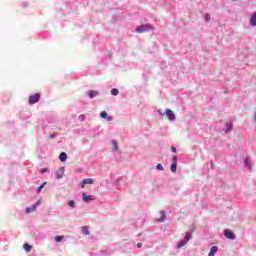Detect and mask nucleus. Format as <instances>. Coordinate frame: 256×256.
Returning <instances> with one entry per match:
<instances>
[{
	"label": "nucleus",
	"mask_w": 256,
	"mask_h": 256,
	"mask_svg": "<svg viewBox=\"0 0 256 256\" xmlns=\"http://www.w3.org/2000/svg\"><path fill=\"white\" fill-rule=\"evenodd\" d=\"M162 217L160 219H158V221H160V223H163V221H165L166 219V215L165 212H161Z\"/></svg>",
	"instance_id": "412c9836"
},
{
	"label": "nucleus",
	"mask_w": 256,
	"mask_h": 256,
	"mask_svg": "<svg viewBox=\"0 0 256 256\" xmlns=\"http://www.w3.org/2000/svg\"><path fill=\"white\" fill-rule=\"evenodd\" d=\"M65 239L64 236H56L54 241H56V243H61V241H63Z\"/></svg>",
	"instance_id": "a211bd4d"
},
{
	"label": "nucleus",
	"mask_w": 256,
	"mask_h": 256,
	"mask_svg": "<svg viewBox=\"0 0 256 256\" xmlns=\"http://www.w3.org/2000/svg\"><path fill=\"white\" fill-rule=\"evenodd\" d=\"M166 117L169 121H175V113L171 109H166Z\"/></svg>",
	"instance_id": "0eeeda50"
},
{
	"label": "nucleus",
	"mask_w": 256,
	"mask_h": 256,
	"mask_svg": "<svg viewBox=\"0 0 256 256\" xmlns=\"http://www.w3.org/2000/svg\"><path fill=\"white\" fill-rule=\"evenodd\" d=\"M159 115H164V113L161 110H158Z\"/></svg>",
	"instance_id": "2f4dec72"
},
{
	"label": "nucleus",
	"mask_w": 256,
	"mask_h": 256,
	"mask_svg": "<svg viewBox=\"0 0 256 256\" xmlns=\"http://www.w3.org/2000/svg\"><path fill=\"white\" fill-rule=\"evenodd\" d=\"M191 237H192L191 233H187L185 239L181 240L178 243L177 245L178 249H181V247H185V245H187V243H189V241L191 240Z\"/></svg>",
	"instance_id": "7ed1b4c3"
},
{
	"label": "nucleus",
	"mask_w": 256,
	"mask_h": 256,
	"mask_svg": "<svg viewBox=\"0 0 256 256\" xmlns=\"http://www.w3.org/2000/svg\"><path fill=\"white\" fill-rule=\"evenodd\" d=\"M250 23L252 27H256V12L251 16Z\"/></svg>",
	"instance_id": "4468645a"
},
{
	"label": "nucleus",
	"mask_w": 256,
	"mask_h": 256,
	"mask_svg": "<svg viewBox=\"0 0 256 256\" xmlns=\"http://www.w3.org/2000/svg\"><path fill=\"white\" fill-rule=\"evenodd\" d=\"M173 163L177 164V156H173Z\"/></svg>",
	"instance_id": "c756f323"
},
{
	"label": "nucleus",
	"mask_w": 256,
	"mask_h": 256,
	"mask_svg": "<svg viewBox=\"0 0 256 256\" xmlns=\"http://www.w3.org/2000/svg\"><path fill=\"white\" fill-rule=\"evenodd\" d=\"M245 161H246V162H248V161H249V159H247V158H246V160H245Z\"/></svg>",
	"instance_id": "72a5a7b5"
},
{
	"label": "nucleus",
	"mask_w": 256,
	"mask_h": 256,
	"mask_svg": "<svg viewBox=\"0 0 256 256\" xmlns=\"http://www.w3.org/2000/svg\"><path fill=\"white\" fill-rule=\"evenodd\" d=\"M233 130V122L226 123V133Z\"/></svg>",
	"instance_id": "2eb2a0df"
},
{
	"label": "nucleus",
	"mask_w": 256,
	"mask_h": 256,
	"mask_svg": "<svg viewBox=\"0 0 256 256\" xmlns=\"http://www.w3.org/2000/svg\"><path fill=\"white\" fill-rule=\"evenodd\" d=\"M112 145H113L115 151H117V149H119V146L117 145V141L113 140Z\"/></svg>",
	"instance_id": "5701e85b"
},
{
	"label": "nucleus",
	"mask_w": 256,
	"mask_h": 256,
	"mask_svg": "<svg viewBox=\"0 0 256 256\" xmlns=\"http://www.w3.org/2000/svg\"><path fill=\"white\" fill-rule=\"evenodd\" d=\"M50 137H51V139H55V135H51Z\"/></svg>",
	"instance_id": "473e14b6"
},
{
	"label": "nucleus",
	"mask_w": 256,
	"mask_h": 256,
	"mask_svg": "<svg viewBox=\"0 0 256 256\" xmlns=\"http://www.w3.org/2000/svg\"><path fill=\"white\" fill-rule=\"evenodd\" d=\"M68 205H69V207H71L72 209H75V201H73V200L68 201Z\"/></svg>",
	"instance_id": "4be33fe9"
},
{
	"label": "nucleus",
	"mask_w": 256,
	"mask_h": 256,
	"mask_svg": "<svg viewBox=\"0 0 256 256\" xmlns=\"http://www.w3.org/2000/svg\"><path fill=\"white\" fill-rule=\"evenodd\" d=\"M59 159L62 163H65V161H67V153L65 152L60 153Z\"/></svg>",
	"instance_id": "9b49d317"
},
{
	"label": "nucleus",
	"mask_w": 256,
	"mask_h": 256,
	"mask_svg": "<svg viewBox=\"0 0 256 256\" xmlns=\"http://www.w3.org/2000/svg\"><path fill=\"white\" fill-rule=\"evenodd\" d=\"M152 27L149 24L142 25L136 27V33H147V31H151Z\"/></svg>",
	"instance_id": "f03ea898"
},
{
	"label": "nucleus",
	"mask_w": 256,
	"mask_h": 256,
	"mask_svg": "<svg viewBox=\"0 0 256 256\" xmlns=\"http://www.w3.org/2000/svg\"><path fill=\"white\" fill-rule=\"evenodd\" d=\"M224 235L227 239H231L232 241L235 240V232L229 229L224 230Z\"/></svg>",
	"instance_id": "20e7f679"
},
{
	"label": "nucleus",
	"mask_w": 256,
	"mask_h": 256,
	"mask_svg": "<svg viewBox=\"0 0 256 256\" xmlns=\"http://www.w3.org/2000/svg\"><path fill=\"white\" fill-rule=\"evenodd\" d=\"M79 119H80L81 121H85V115H84V114L80 115V116H79Z\"/></svg>",
	"instance_id": "cd10ccee"
},
{
	"label": "nucleus",
	"mask_w": 256,
	"mask_h": 256,
	"mask_svg": "<svg viewBox=\"0 0 256 256\" xmlns=\"http://www.w3.org/2000/svg\"><path fill=\"white\" fill-rule=\"evenodd\" d=\"M100 116L102 117V119H107V121H112L113 118H111V116H109L105 111H102L100 113Z\"/></svg>",
	"instance_id": "1a4fd4ad"
},
{
	"label": "nucleus",
	"mask_w": 256,
	"mask_h": 256,
	"mask_svg": "<svg viewBox=\"0 0 256 256\" xmlns=\"http://www.w3.org/2000/svg\"><path fill=\"white\" fill-rule=\"evenodd\" d=\"M55 175H56V179H62L63 175H65V169L64 168L58 169Z\"/></svg>",
	"instance_id": "6e6552de"
},
{
	"label": "nucleus",
	"mask_w": 256,
	"mask_h": 256,
	"mask_svg": "<svg viewBox=\"0 0 256 256\" xmlns=\"http://www.w3.org/2000/svg\"><path fill=\"white\" fill-rule=\"evenodd\" d=\"M93 183H95V180H93L92 178H87L82 181L80 187L84 189L85 185H93Z\"/></svg>",
	"instance_id": "39448f33"
},
{
	"label": "nucleus",
	"mask_w": 256,
	"mask_h": 256,
	"mask_svg": "<svg viewBox=\"0 0 256 256\" xmlns=\"http://www.w3.org/2000/svg\"><path fill=\"white\" fill-rule=\"evenodd\" d=\"M43 187H45V183L38 187L37 193H41V191L43 190Z\"/></svg>",
	"instance_id": "b1692460"
},
{
	"label": "nucleus",
	"mask_w": 256,
	"mask_h": 256,
	"mask_svg": "<svg viewBox=\"0 0 256 256\" xmlns=\"http://www.w3.org/2000/svg\"><path fill=\"white\" fill-rule=\"evenodd\" d=\"M217 251H219V247L213 246V247L210 249V252H209L208 256H215V253H217Z\"/></svg>",
	"instance_id": "9d476101"
},
{
	"label": "nucleus",
	"mask_w": 256,
	"mask_h": 256,
	"mask_svg": "<svg viewBox=\"0 0 256 256\" xmlns=\"http://www.w3.org/2000/svg\"><path fill=\"white\" fill-rule=\"evenodd\" d=\"M171 151H172V153H177V148H175V146H172Z\"/></svg>",
	"instance_id": "bb28decb"
},
{
	"label": "nucleus",
	"mask_w": 256,
	"mask_h": 256,
	"mask_svg": "<svg viewBox=\"0 0 256 256\" xmlns=\"http://www.w3.org/2000/svg\"><path fill=\"white\" fill-rule=\"evenodd\" d=\"M111 95H114V96L119 95V90L116 89V88L112 89V90H111Z\"/></svg>",
	"instance_id": "aec40b11"
},
{
	"label": "nucleus",
	"mask_w": 256,
	"mask_h": 256,
	"mask_svg": "<svg viewBox=\"0 0 256 256\" xmlns=\"http://www.w3.org/2000/svg\"><path fill=\"white\" fill-rule=\"evenodd\" d=\"M82 199H83V201H93V196L83 193L82 194Z\"/></svg>",
	"instance_id": "f8f14e48"
},
{
	"label": "nucleus",
	"mask_w": 256,
	"mask_h": 256,
	"mask_svg": "<svg viewBox=\"0 0 256 256\" xmlns=\"http://www.w3.org/2000/svg\"><path fill=\"white\" fill-rule=\"evenodd\" d=\"M205 19H206L207 21H211V15L206 14V15H205Z\"/></svg>",
	"instance_id": "a878e982"
},
{
	"label": "nucleus",
	"mask_w": 256,
	"mask_h": 256,
	"mask_svg": "<svg viewBox=\"0 0 256 256\" xmlns=\"http://www.w3.org/2000/svg\"><path fill=\"white\" fill-rule=\"evenodd\" d=\"M156 169H158V171H163V165L157 164Z\"/></svg>",
	"instance_id": "393cba45"
},
{
	"label": "nucleus",
	"mask_w": 256,
	"mask_h": 256,
	"mask_svg": "<svg viewBox=\"0 0 256 256\" xmlns=\"http://www.w3.org/2000/svg\"><path fill=\"white\" fill-rule=\"evenodd\" d=\"M83 235H89V227L83 226L81 229Z\"/></svg>",
	"instance_id": "dca6fc26"
},
{
	"label": "nucleus",
	"mask_w": 256,
	"mask_h": 256,
	"mask_svg": "<svg viewBox=\"0 0 256 256\" xmlns=\"http://www.w3.org/2000/svg\"><path fill=\"white\" fill-rule=\"evenodd\" d=\"M39 205H41V202L38 201L36 202L34 205H32L31 207L26 208V213H33V211L37 210V207H39Z\"/></svg>",
	"instance_id": "423d86ee"
},
{
	"label": "nucleus",
	"mask_w": 256,
	"mask_h": 256,
	"mask_svg": "<svg viewBox=\"0 0 256 256\" xmlns=\"http://www.w3.org/2000/svg\"><path fill=\"white\" fill-rule=\"evenodd\" d=\"M41 173H47V168H43V169L41 170Z\"/></svg>",
	"instance_id": "7c9ffc66"
},
{
	"label": "nucleus",
	"mask_w": 256,
	"mask_h": 256,
	"mask_svg": "<svg viewBox=\"0 0 256 256\" xmlns=\"http://www.w3.org/2000/svg\"><path fill=\"white\" fill-rule=\"evenodd\" d=\"M24 249H25V251H26L27 253L31 252V245L25 243V244H24Z\"/></svg>",
	"instance_id": "6ab92c4d"
},
{
	"label": "nucleus",
	"mask_w": 256,
	"mask_h": 256,
	"mask_svg": "<svg viewBox=\"0 0 256 256\" xmlns=\"http://www.w3.org/2000/svg\"><path fill=\"white\" fill-rule=\"evenodd\" d=\"M141 247H143V244L142 243H137V248L141 249Z\"/></svg>",
	"instance_id": "c85d7f7f"
},
{
	"label": "nucleus",
	"mask_w": 256,
	"mask_h": 256,
	"mask_svg": "<svg viewBox=\"0 0 256 256\" xmlns=\"http://www.w3.org/2000/svg\"><path fill=\"white\" fill-rule=\"evenodd\" d=\"M40 99H41V94L35 93L34 95H31V96L29 97L28 103H29L30 105H35V103H39Z\"/></svg>",
	"instance_id": "f257e3e1"
},
{
	"label": "nucleus",
	"mask_w": 256,
	"mask_h": 256,
	"mask_svg": "<svg viewBox=\"0 0 256 256\" xmlns=\"http://www.w3.org/2000/svg\"><path fill=\"white\" fill-rule=\"evenodd\" d=\"M88 95H89L90 99H93V98L97 97V95H99V92L91 90V91H89Z\"/></svg>",
	"instance_id": "ddd939ff"
},
{
	"label": "nucleus",
	"mask_w": 256,
	"mask_h": 256,
	"mask_svg": "<svg viewBox=\"0 0 256 256\" xmlns=\"http://www.w3.org/2000/svg\"><path fill=\"white\" fill-rule=\"evenodd\" d=\"M170 169H171L172 173H176L177 172V163H172Z\"/></svg>",
	"instance_id": "f3484780"
}]
</instances>
